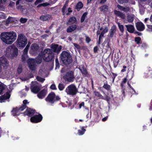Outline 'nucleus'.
<instances>
[{
	"label": "nucleus",
	"instance_id": "62",
	"mask_svg": "<svg viewBox=\"0 0 152 152\" xmlns=\"http://www.w3.org/2000/svg\"><path fill=\"white\" fill-rule=\"evenodd\" d=\"M98 50V46H96L94 47V53H96Z\"/></svg>",
	"mask_w": 152,
	"mask_h": 152
},
{
	"label": "nucleus",
	"instance_id": "31",
	"mask_svg": "<svg viewBox=\"0 0 152 152\" xmlns=\"http://www.w3.org/2000/svg\"><path fill=\"white\" fill-rule=\"evenodd\" d=\"M99 9L101 11L105 13L107 11L108 6L107 5H103L99 7Z\"/></svg>",
	"mask_w": 152,
	"mask_h": 152
},
{
	"label": "nucleus",
	"instance_id": "5",
	"mask_svg": "<svg viewBox=\"0 0 152 152\" xmlns=\"http://www.w3.org/2000/svg\"><path fill=\"white\" fill-rule=\"evenodd\" d=\"M67 69V82L72 83L74 81L75 79L74 75V68Z\"/></svg>",
	"mask_w": 152,
	"mask_h": 152
},
{
	"label": "nucleus",
	"instance_id": "20",
	"mask_svg": "<svg viewBox=\"0 0 152 152\" xmlns=\"http://www.w3.org/2000/svg\"><path fill=\"white\" fill-rule=\"evenodd\" d=\"M61 58L63 63L65 65L66 63V52L63 51L61 54Z\"/></svg>",
	"mask_w": 152,
	"mask_h": 152
},
{
	"label": "nucleus",
	"instance_id": "6",
	"mask_svg": "<svg viewBox=\"0 0 152 152\" xmlns=\"http://www.w3.org/2000/svg\"><path fill=\"white\" fill-rule=\"evenodd\" d=\"M102 92L104 95V97L98 91H95L94 92L96 96L98 97L99 99H101L106 100L109 103L111 100L110 97L106 94L104 91H102Z\"/></svg>",
	"mask_w": 152,
	"mask_h": 152
},
{
	"label": "nucleus",
	"instance_id": "12",
	"mask_svg": "<svg viewBox=\"0 0 152 152\" xmlns=\"http://www.w3.org/2000/svg\"><path fill=\"white\" fill-rule=\"evenodd\" d=\"M31 91L34 93H37L39 90V88L37 86V83L36 81L32 82L31 86Z\"/></svg>",
	"mask_w": 152,
	"mask_h": 152
},
{
	"label": "nucleus",
	"instance_id": "9",
	"mask_svg": "<svg viewBox=\"0 0 152 152\" xmlns=\"http://www.w3.org/2000/svg\"><path fill=\"white\" fill-rule=\"evenodd\" d=\"M8 64L7 61L5 58L4 57L0 58V73L2 71L3 68L7 66Z\"/></svg>",
	"mask_w": 152,
	"mask_h": 152
},
{
	"label": "nucleus",
	"instance_id": "21",
	"mask_svg": "<svg viewBox=\"0 0 152 152\" xmlns=\"http://www.w3.org/2000/svg\"><path fill=\"white\" fill-rule=\"evenodd\" d=\"M125 26L126 28V30L129 32L134 33L135 28L133 25H125Z\"/></svg>",
	"mask_w": 152,
	"mask_h": 152
},
{
	"label": "nucleus",
	"instance_id": "54",
	"mask_svg": "<svg viewBox=\"0 0 152 152\" xmlns=\"http://www.w3.org/2000/svg\"><path fill=\"white\" fill-rule=\"evenodd\" d=\"M49 3H43V4H39V5H38L37 7H39L41 6H44V7H45V6H46L48 5H49Z\"/></svg>",
	"mask_w": 152,
	"mask_h": 152
},
{
	"label": "nucleus",
	"instance_id": "39",
	"mask_svg": "<svg viewBox=\"0 0 152 152\" xmlns=\"http://www.w3.org/2000/svg\"><path fill=\"white\" fill-rule=\"evenodd\" d=\"M87 14L88 12H85L83 14L81 18L80 22L81 23H82L84 22Z\"/></svg>",
	"mask_w": 152,
	"mask_h": 152
},
{
	"label": "nucleus",
	"instance_id": "32",
	"mask_svg": "<svg viewBox=\"0 0 152 152\" xmlns=\"http://www.w3.org/2000/svg\"><path fill=\"white\" fill-rule=\"evenodd\" d=\"M76 22L77 19L74 16H72L69 18L68 22H67V23H68L70 24H73Z\"/></svg>",
	"mask_w": 152,
	"mask_h": 152
},
{
	"label": "nucleus",
	"instance_id": "25",
	"mask_svg": "<svg viewBox=\"0 0 152 152\" xmlns=\"http://www.w3.org/2000/svg\"><path fill=\"white\" fill-rule=\"evenodd\" d=\"M61 76L62 77V79L65 80V81H66V69L65 67L62 68L61 71Z\"/></svg>",
	"mask_w": 152,
	"mask_h": 152
},
{
	"label": "nucleus",
	"instance_id": "29",
	"mask_svg": "<svg viewBox=\"0 0 152 152\" xmlns=\"http://www.w3.org/2000/svg\"><path fill=\"white\" fill-rule=\"evenodd\" d=\"M34 110L29 108L27 109L25 113V115H26L29 116H31L34 114Z\"/></svg>",
	"mask_w": 152,
	"mask_h": 152
},
{
	"label": "nucleus",
	"instance_id": "30",
	"mask_svg": "<svg viewBox=\"0 0 152 152\" xmlns=\"http://www.w3.org/2000/svg\"><path fill=\"white\" fill-rule=\"evenodd\" d=\"M77 26L76 25L70 26L67 28V32H71L77 28Z\"/></svg>",
	"mask_w": 152,
	"mask_h": 152
},
{
	"label": "nucleus",
	"instance_id": "40",
	"mask_svg": "<svg viewBox=\"0 0 152 152\" xmlns=\"http://www.w3.org/2000/svg\"><path fill=\"white\" fill-rule=\"evenodd\" d=\"M112 75H110V78H112V82L113 83L115 77L117 76L118 75L116 73H114L113 72H111Z\"/></svg>",
	"mask_w": 152,
	"mask_h": 152
},
{
	"label": "nucleus",
	"instance_id": "41",
	"mask_svg": "<svg viewBox=\"0 0 152 152\" xmlns=\"http://www.w3.org/2000/svg\"><path fill=\"white\" fill-rule=\"evenodd\" d=\"M18 109L17 107L13 109L12 110V113L13 116H15L19 114L18 113L19 112Z\"/></svg>",
	"mask_w": 152,
	"mask_h": 152
},
{
	"label": "nucleus",
	"instance_id": "28",
	"mask_svg": "<svg viewBox=\"0 0 152 152\" xmlns=\"http://www.w3.org/2000/svg\"><path fill=\"white\" fill-rule=\"evenodd\" d=\"M150 67L148 69V71L144 73V76L146 78L150 77L152 78V70L150 69Z\"/></svg>",
	"mask_w": 152,
	"mask_h": 152
},
{
	"label": "nucleus",
	"instance_id": "22",
	"mask_svg": "<svg viewBox=\"0 0 152 152\" xmlns=\"http://www.w3.org/2000/svg\"><path fill=\"white\" fill-rule=\"evenodd\" d=\"M78 68L81 72L82 74L85 76L88 74V72L84 65L80 66Z\"/></svg>",
	"mask_w": 152,
	"mask_h": 152
},
{
	"label": "nucleus",
	"instance_id": "57",
	"mask_svg": "<svg viewBox=\"0 0 152 152\" xmlns=\"http://www.w3.org/2000/svg\"><path fill=\"white\" fill-rule=\"evenodd\" d=\"M121 87V92L124 96L125 95V86H123Z\"/></svg>",
	"mask_w": 152,
	"mask_h": 152
},
{
	"label": "nucleus",
	"instance_id": "14",
	"mask_svg": "<svg viewBox=\"0 0 152 152\" xmlns=\"http://www.w3.org/2000/svg\"><path fill=\"white\" fill-rule=\"evenodd\" d=\"M42 118V116L41 115L39 114L31 118L30 120L32 122L37 123L41 121Z\"/></svg>",
	"mask_w": 152,
	"mask_h": 152
},
{
	"label": "nucleus",
	"instance_id": "15",
	"mask_svg": "<svg viewBox=\"0 0 152 152\" xmlns=\"http://www.w3.org/2000/svg\"><path fill=\"white\" fill-rule=\"evenodd\" d=\"M28 64L30 69L31 70H34L35 68V63L34 59H29L28 60Z\"/></svg>",
	"mask_w": 152,
	"mask_h": 152
},
{
	"label": "nucleus",
	"instance_id": "18",
	"mask_svg": "<svg viewBox=\"0 0 152 152\" xmlns=\"http://www.w3.org/2000/svg\"><path fill=\"white\" fill-rule=\"evenodd\" d=\"M10 75L11 74L9 70H3L1 73H0V77L8 78Z\"/></svg>",
	"mask_w": 152,
	"mask_h": 152
},
{
	"label": "nucleus",
	"instance_id": "36",
	"mask_svg": "<svg viewBox=\"0 0 152 152\" xmlns=\"http://www.w3.org/2000/svg\"><path fill=\"white\" fill-rule=\"evenodd\" d=\"M102 88H104L107 91H111V86L110 85L107 84V82L106 83H104V84L102 86Z\"/></svg>",
	"mask_w": 152,
	"mask_h": 152
},
{
	"label": "nucleus",
	"instance_id": "19",
	"mask_svg": "<svg viewBox=\"0 0 152 152\" xmlns=\"http://www.w3.org/2000/svg\"><path fill=\"white\" fill-rule=\"evenodd\" d=\"M47 93V90L45 89H44L38 93L37 96L40 99H42L45 97Z\"/></svg>",
	"mask_w": 152,
	"mask_h": 152
},
{
	"label": "nucleus",
	"instance_id": "53",
	"mask_svg": "<svg viewBox=\"0 0 152 152\" xmlns=\"http://www.w3.org/2000/svg\"><path fill=\"white\" fill-rule=\"evenodd\" d=\"M74 107L73 105L71 102H69L68 104V108L70 109H72Z\"/></svg>",
	"mask_w": 152,
	"mask_h": 152
},
{
	"label": "nucleus",
	"instance_id": "33",
	"mask_svg": "<svg viewBox=\"0 0 152 152\" xmlns=\"http://www.w3.org/2000/svg\"><path fill=\"white\" fill-rule=\"evenodd\" d=\"M51 18V16L50 15H42L40 17V19L42 21H46L49 19Z\"/></svg>",
	"mask_w": 152,
	"mask_h": 152
},
{
	"label": "nucleus",
	"instance_id": "17",
	"mask_svg": "<svg viewBox=\"0 0 152 152\" xmlns=\"http://www.w3.org/2000/svg\"><path fill=\"white\" fill-rule=\"evenodd\" d=\"M136 27L137 29L139 31H142L145 29V26L141 22H137L135 24Z\"/></svg>",
	"mask_w": 152,
	"mask_h": 152
},
{
	"label": "nucleus",
	"instance_id": "35",
	"mask_svg": "<svg viewBox=\"0 0 152 152\" xmlns=\"http://www.w3.org/2000/svg\"><path fill=\"white\" fill-rule=\"evenodd\" d=\"M118 25L120 31L122 33V34H119V35L120 36H121L123 35V34L124 31V26L123 25L119 23H118Z\"/></svg>",
	"mask_w": 152,
	"mask_h": 152
},
{
	"label": "nucleus",
	"instance_id": "42",
	"mask_svg": "<svg viewBox=\"0 0 152 152\" xmlns=\"http://www.w3.org/2000/svg\"><path fill=\"white\" fill-rule=\"evenodd\" d=\"M141 41V38L140 37H135L134 39V41L138 45H140Z\"/></svg>",
	"mask_w": 152,
	"mask_h": 152
},
{
	"label": "nucleus",
	"instance_id": "24",
	"mask_svg": "<svg viewBox=\"0 0 152 152\" xmlns=\"http://www.w3.org/2000/svg\"><path fill=\"white\" fill-rule=\"evenodd\" d=\"M10 97V95L8 93H7L6 94H4L3 95L0 96V102L2 103L4 102L5 101L9 98Z\"/></svg>",
	"mask_w": 152,
	"mask_h": 152
},
{
	"label": "nucleus",
	"instance_id": "59",
	"mask_svg": "<svg viewBox=\"0 0 152 152\" xmlns=\"http://www.w3.org/2000/svg\"><path fill=\"white\" fill-rule=\"evenodd\" d=\"M86 40L87 43H89L91 41L90 38L87 36H86Z\"/></svg>",
	"mask_w": 152,
	"mask_h": 152
},
{
	"label": "nucleus",
	"instance_id": "38",
	"mask_svg": "<svg viewBox=\"0 0 152 152\" xmlns=\"http://www.w3.org/2000/svg\"><path fill=\"white\" fill-rule=\"evenodd\" d=\"M86 131V129L84 128V127H82L81 129H79L78 131V135H81L84 134Z\"/></svg>",
	"mask_w": 152,
	"mask_h": 152
},
{
	"label": "nucleus",
	"instance_id": "56",
	"mask_svg": "<svg viewBox=\"0 0 152 152\" xmlns=\"http://www.w3.org/2000/svg\"><path fill=\"white\" fill-rule=\"evenodd\" d=\"M147 46L148 45L145 43H142V45H141V47L144 49L146 48L147 47Z\"/></svg>",
	"mask_w": 152,
	"mask_h": 152
},
{
	"label": "nucleus",
	"instance_id": "37",
	"mask_svg": "<svg viewBox=\"0 0 152 152\" xmlns=\"http://www.w3.org/2000/svg\"><path fill=\"white\" fill-rule=\"evenodd\" d=\"M110 39L107 38V39L105 40L102 44V45L104 46V45L107 43L106 47L108 48H110Z\"/></svg>",
	"mask_w": 152,
	"mask_h": 152
},
{
	"label": "nucleus",
	"instance_id": "26",
	"mask_svg": "<svg viewBox=\"0 0 152 152\" xmlns=\"http://www.w3.org/2000/svg\"><path fill=\"white\" fill-rule=\"evenodd\" d=\"M29 47V44H28L26 47L24 49L23 53V55L22 56V59L23 60V61H24L26 57H27V55L26 54L28 51V48Z\"/></svg>",
	"mask_w": 152,
	"mask_h": 152
},
{
	"label": "nucleus",
	"instance_id": "64",
	"mask_svg": "<svg viewBox=\"0 0 152 152\" xmlns=\"http://www.w3.org/2000/svg\"><path fill=\"white\" fill-rule=\"evenodd\" d=\"M134 33L135 34H137V35L139 36H140L142 34V33L139 32L137 31H134Z\"/></svg>",
	"mask_w": 152,
	"mask_h": 152
},
{
	"label": "nucleus",
	"instance_id": "13",
	"mask_svg": "<svg viewBox=\"0 0 152 152\" xmlns=\"http://www.w3.org/2000/svg\"><path fill=\"white\" fill-rule=\"evenodd\" d=\"M117 30L116 26L115 25H113L109 31L108 37L110 38H113L114 35H115Z\"/></svg>",
	"mask_w": 152,
	"mask_h": 152
},
{
	"label": "nucleus",
	"instance_id": "63",
	"mask_svg": "<svg viewBox=\"0 0 152 152\" xmlns=\"http://www.w3.org/2000/svg\"><path fill=\"white\" fill-rule=\"evenodd\" d=\"M50 88L53 90H56V85L54 84H53L50 86Z\"/></svg>",
	"mask_w": 152,
	"mask_h": 152
},
{
	"label": "nucleus",
	"instance_id": "44",
	"mask_svg": "<svg viewBox=\"0 0 152 152\" xmlns=\"http://www.w3.org/2000/svg\"><path fill=\"white\" fill-rule=\"evenodd\" d=\"M127 19L129 22L132 23L134 20V17L129 15L127 16Z\"/></svg>",
	"mask_w": 152,
	"mask_h": 152
},
{
	"label": "nucleus",
	"instance_id": "55",
	"mask_svg": "<svg viewBox=\"0 0 152 152\" xmlns=\"http://www.w3.org/2000/svg\"><path fill=\"white\" fill-rule=\"evenodd\" d=\"M27 20V19L25 18H21L20 20V22L23 23L26 22Z\"/></svg>",
	"mask_w": 152,
	"mask_h": 152
},
{
	"label": "nucleus",
	"instance_id": "3",
	"mask_svg": "<svg viewBox=\"0 0 152 152\" xmlns=\"http://www.w3.org/2000/svg\"><path fill=\"white\" fill-rule=\"evenodd\" d=\"M53 57L51 50L50 49H45L42 53V58L43 60L47 62L51 61Z\"/></svg>",
	"mask_w": 152,
	"mask_h": 152
},
{
	"label": "nucleus",
	"instance_id": "4",
	"mask_svg": "<svg viewBox=\"0 0 152 152\" xmlns=\"http://www.w3.org/2000/svg\"><path fill=\"white\" fill-rule=\"evenodd\" d=\"M6 53V55H7L15 56L18 55V49L15 47L10 45L7 48Z\"/></svg>",
	"mask_w": 152,
	"mask_h": 152
},
{
	"label": "nucleus",
	"instance_id": "60",
	"mask_svg": "<svg viewBox=\"0 0 152 152\" xmlns=\"http://www.w3.org/2000/svg\"><path fill=\"white\" fill-rule=\"evenodd\" d=\"M55 61H56V68H57V67H58V68H59V63L58 62V59L57 58L56 59Z\"/></svg>",
	"mask_w": 152,
	"mask_h": 152
},
{
	"label": "nucleus",
	"instance_id": "43",
	"mask_svg": "<svg viewBox=\"0 0 152 152\" xmlns=\"http://www.w3.org/2000/svg\"><path fill=\"white\" fill-rule=\"evenodd\" d=\"M6 87V86L3 84H0V94H1L3 91L5 89Z\"/></svg>",
	"mask_w": 152,
	"mask_h": 152
},
{
	"label": "nucleus",
	"instance_id": "45",
	"mask_svg": "<svg viewBox=\"0 0 152 152\" xmlns=\"http://www.w3.org/2000/svg\"><path fill=\"white\" fill-rule=\"evenodd\" d=\"M37 63L40 64L42 62V57L41 56H39L36 59Z\"/></svg>",
	"mask_w": 152,
	"mask_h": 152
},
{
	"label": "nucleus",
	"instance_id": "58",
	"mask_svg": "<svg viewBox=\"0 0 152 152\" xmlns=\"http://www.w3.org/2000/svg\"><path fill=\"white\" fill-rule=\"evenodd\" d=\"M13 20V18L12 17H9L7 20V23H11L12 21Z\"/></svg>",
	"mask_w": 152,
	"mask_h": 152
},
{
	"label": "nucleus",
	"instance_id": "23",
	"mask_svg": "<svg viewBox=\"0 0 152 152\" xmlns=\"http://www.w3.org/2000/svg\"><path fill=\"white\" fill-rule=\"evenodd\" d=\"M114 12L115 15L121 18L122 19L125 18V14H123L122 12L116 10H115Z\"/></svg>",
	"mask_w": 152,
	"mask_h": 152
},
{
	"label": "nucleus",
	"instance_id": "7",
	"mask_svg": "<svg viewBox=\"0 0 152 152\" xmlns=\"http://www.w3.org/2000/svg\"><path fill=\"white\" fill-rule=\"evenodd\" d=\"M67 94L74 96L76 95L78 92V90L75 85L72 84L67 87Z\"/></svg>",
	"mask_w": 152,
	"mask_h": 152
},
{
	"label": "nucleus",
	"instance_id": "47",
	"mask_svg": "<svg viewBox=\"0 0 152 152\" xmlns=\"http://www.w3.org/2000/svg\"><path fill=\"white\" fill-rule=\"evenodd\" d=\"M26 106L25 105H23L19 108H18V110L19 112L23 111L26 108Z\"/></svg>",
	"mask_w": 152,
	"mask_h": 152
},
{
	"label": "nucleus",
	"instance_id": "11",
	"mask_svg": "<svg viewBox=\"0 0 152 152\" xmlns=\"http://www.w3.org/2000/svg\"><path fill=\"white\" fill-rule=\"evenodd\" d=\"M47 102L53 103L55 101V95L53 92H51L45 99Z\"/></svg>",
	"mask_w": 152,
	"mask_h": 152
},
{
	"label": "nucleus",
	"instance_id": "16",
	"mask_svg": "<svg viewBox=\"0 0 152 152\" xmlns=\"http://www.w3.org/2000/svg\"><path fill=\"white\" fill-rule=\"evenodd\" d=\"M51 47L54 52L58 53L60 51L62 48L61 45L57 44H52L51 45Z\"/></svg>",
	"mask_w": 152,
	"mask_h": 152
},
{
	"label": "nucleus",
	"instance_id": "50",
	"mask_svg": "<svg viewBox=\"0 0 152 152\" xmlns=\"http://www.w3.org/2000/svg\"><path fill=\"white\" fill-rule=\"evenodd\" d=\"M128 85V86L130 87V88H131L134 92V94H135L137 95V93L135 90L134 89V88L131 86L130 84L129 83V82H128L127 83Z\"/></svg>",
	"mask_w": 152,
	"mask_h": 152
},
{
	"label": "nucleus",
	"instance_id": "48",
	"mask_svg": "<svg viewBox=\"0 0 152 152\" xmlns=\"http://www.w3.org/2000/svg\"><path fill=\"white\" fill-rule=\"evenodd\" d=\"M36 78L38 81H40V82H43L45 81V79L41 78L39 77V76H37Z\"/></svg>",
	"mask_w": 152,
	"mask_h": 152
},
{
	"label": "nucleus",
	"instance_id": "34",
	"mask_svg": "<svg viewBox=\"0 0 152 152\" xmlns=\"http://www.w3.org/2000/svg\"><path fill=\"white\" fill-rule=\"evenodd\" d=\"M46 70L43 66L41 67L38 72V75L40 76H44Z\"/></svg>",
	"mask_w": 152,
	"mask_h": 152
},
{
	"label": "nucleus",
	"instance_id": "8",
	"mask_svg": "<svg viewBox=\"0 0 152 152\" xmlns=\"http://www.w3.org/2000/svg\"><path fill=\"white\" fill-rule=\"evenodd\" d=\"M72 56L70 55L69 52H67V69L74 68L72 63Z\"/></svg>",
	"mask_w": 152,
	"mask_h": 152
},
{
	"label": "nucleus",
	"instance_id": "10",
	"mask_svg": "<svg viewBox=\"0 0 152 152\" xmlns=\"http://www.w3.org/2000/svg\"><path fill=\"white\" fill-rule=\"evenodd\" d=\"M39 49V47L37 44L36 43L33 44L31 46L29 53L31 54L34 55L38 51Z\"/></svg>",
	"mask_w": 152,
	"mask_h": 152
},
{
	"label": "nucleus",
	"instance_id": "2",
	"mask_svg": "<svg viewBox=\"0 0 152 152\" xmlns=\"http://www.w3.org/2000/svg\"><path fill=\"white\" fill-rule=\"evenodd\" d=\"M17 42L19 47H24L28 42V39L23 34H20L18 36Z\"/></svg>",
	"mask_w": 152,
	"mask_h": 152
},
{
	"label": "nucleus",
	"instance_id": "61",
	"mask_svg": "<svg viewBox=\"0 0 152 152\" xmlns=\"http://www.w3.org/2000/svg\"><path fill=\"white\" fill-rule=\"evenodd\" d=\"M117 7L118 8V9L120 10L121 11H123L124 7L121 6L119 4H118L117 5Z\"/></svg>",
	"mask_w": 152,
	"mask_h": 152
},
{
	"label": "nucleus",
	"instance_id": "52",
	"mask_svg": "<svg viewBox=\"0 0 152 152\" xmlns=\"http://www.w3.org/2000/svg\"><path fill=\"white\" fill-rule=\"evenodd\" d=\"M64 85L62 84H60L58 85V88L60 90H62L64 88Z\"/></svg>",
	"mask_w": 152,
	"mask_h": 152
},
{
	"label": "nucleus",
	"instance_id": "1",
	"mask_svg": "<svg viewBox=\"0 0 152 152\" xmlns=\"http://www.w3.org/2000/svg\"><path fill=\"white\" fill-rule=\"evenodd\" d=\"M17 37V34L13 31L3 32L0 35L1 41L7 45L12 44L16 40Z\"/></svg>",
	"mask_w": 152,
	"mask_h": 152
},
{
	"label": "nucleus",
	"instance_id": "51",
	"mask_svg": "<svg viewBox=\"0 0 152 152\" xmlns=\"http://www.w3.org/2000/svg\"><path fill=\"white\" fill-rule=\"evenodd\" d=\"M130 10V8L129 7H124L123 11H124L126 12H129Z\"/></svg>",
	"mask_w": 152,
	"mask_h": 152
},
{
	"label": "nucleus",
	"instance_id": "46",
	"mask_svg": "<svg viewBox=\"0 0 152 152\" xmlns=\"http://www.w3.org/2000/svg\"><path fill=\"white\" fill-rule=\"evenodd\" d=\"M127 80L126 77H125L122 79V81L120 85L121 87H123V86H124V84L126 83Z\"/></svg>",
	"mask_w": 152,
	"mask_h": 152
},
{
	"label": "nucleus",
	"instance_id": "27",
	"mask_svg": "<svg viewBox=\"0 0 152 152\" xmlns=\"http://www.w3.org/2000/svg\"><path fill=\"white\" fill-rule=\"evenodd\" d=\"M83 6V4L81 1L78 2L75 6V9L77 10V11H80Z\"/></svg>",
	"mask_w": 152,
	"mask_h": 152
},
{
	"label": "nucleus",
	"instance_id": "49",
	"mask_svg": "<svg viewBox=\"0 0 152 152\" xmlns=\"http://www.w3.org/2000/svg\"><path fill=\"white\" fill-rule=\"evenodd\" d=\"M73 44L77 50H80L81 48L80 46L78 44L75 43H73Z\"/></svg>",
	"mask_w": 152,
	"mask_h": 152
}]
</instances>
